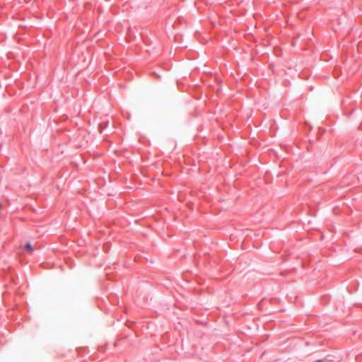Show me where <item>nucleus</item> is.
Listing matches in <instances>:
<instances>
[{
    "instance_id": "nucleus-1",
    "label": "nucleus",
    "mask_w": 362,
    "mask_h": 362,
    "mask_svg": "<svg viewBox=\"0 0 362 362\" xmlns=\"http://www.w3.org/2000/svg\"><path fill=\"white\" fill-rule=\"evenodd\" d=\"M25 249L28 252L29 254H32L34 251L33 246L30 243H27L25 244Z\"/></svg>"
}]
</instances>
